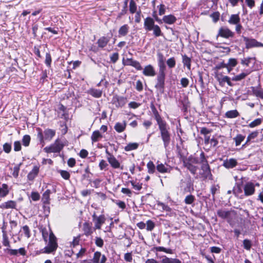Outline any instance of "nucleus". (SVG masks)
<instances>
[{
  "label": "nucleus",
  "mask_w": 263,
  "mask_h": 263,
  "mask_svg": "<svg viewBox=\"0 0 263 263\" xmlns=\"http://www.w3.org/2000/svg\"><path fill=\"white\" fill-rule=\"evenodd\" d=\"M185 183V187L184 189L185 192H191L194 191L193 183L191 180V178L189 177Z\"/></svg>",
  "instance_id": "nucleus-31"
},
{
  "label": "nucleus",
  "mask_w": 263,
  "mask_h": 263,
  "mask_svg": "<svg viewBox=\"0 0 263 263\" xmlns=\"http://www.w3.org/2000/svg\"><path fill=\"white\" fill-rule=\"evenodd\" d=\"M159 67L158 74H165L166 66L165 63H158Z\"/></svg>",
  "instance_id": "nucleus-47"
},
{
  "label": "nucleus",
  "mask_w": 263,
  "mask_h": 263,
  "mask_svg": "<svg viewBox=\"0 0 263 263\" xmlns=\"http://www.w3.org/2000/svg\"><path fill=\"white\" fill-rule=\"evenodd\" d=\"M237 161L234 158H230L224 160L222 165L226 168H232L237 165Z\"/></svg>",
  "instance_id": "nucleus-18"
},
{
  "label": "nucleus",
  "mask_w": 263,
  "mask_h": 263,
  "mask_svg": "<svg viewBox=\"0 0 263 263\" xmlns=\"http://www.w3.org/2000/svg\"><path fill=\"white\" fill-rule=\"evenodd\" d=\"M16 202L13 200H9L0 204V208L3 209H15Z\"/></svg>",
  "instance_id": "nucleus-21"
},
{
  "label": "nucleus",
  "mask_w": 263,
  "mask_h": 263,
  "mask_svg": "<svg viewBox=\"0 0 263 263\" xmlns=\"http://www.w3.org/2000/svg\"><path fill=\"white\" fill-rule=\"evenodd\" d=\"M255 58L252 57H247L243 59H241V64L242 65H245L246 66H249L252 60H255Z\"/></svg>",
  "instance_id": "nucleus-42"
},
{
  "label": "nucleus",
  "mask_w": 263,
  "mask_h": 263,
  "mask_svg": "<svg viewBox=\"0 0 263 263\" xmlns=\"http://www.w3.org/2000/svg\"><path fill=\"white\" fill-rule=\"evenodd\" d=\"M37 131V138L42 146L45 145V140L50 141L55 135V131L51 129H46L43 133L42 129L39 128Z\"/></svg>",
  "instance_id": "nucleus-4"
},
{
  "label": "nucleus",
  "mask_w": 263,
  "mask_h": 263,
  "mask_svg": "<svg viewBox=\"0 0 263 263\" xmlns=\"http://www.w3.org/2000/svg\"><path fill=\"white\" fill-rule=\"evenodd\" d=\"M147 167L149 174H153L156 169V166L152 161H149L147 163Z\"/></svg>",
  "instance_id": "nucleus-40"
},
{
  "label": "nucleus",
  "mask_w": 263,
  "mask_h": 263,
  "mask_svg": "<svg viewBox=\"0 0 263 263\" xmlns=\"http://www.w3.org/2000/svg\"><path fill=\"white\" fill-rule=\"evenodd\" d=\"M23 232L26 237L29 238L30 237V229L27 226H24L22 228Z\"/></svg>",
  "instance_id": "nucleus-60"
},
{
  "label": "nucleus",
  "mask_w": 263,
  "mask_h": 263,
  "mask_svg": "<svg viewBox=\"0 0 263 263\" xmlns=\"http://www.w3.org/2000/svg\"><path fill=\"white\" fill-rule=\"evenodd\" d=\"M59 173L60 174L62 177L65 179L68 180L70 178V174L66 171L64 170H60L59 171Z\"/></svg>",
  "instance_id": "nucleus-53"
},
{
  "label": "nucleus",
  "mask_w": 263,
  "mask_h": 263,
  "mask_svg": "<svg viewBox=\"0 0 263 263\" xmlns=\"http://www.w3.org/2000/svg\"><path fill=\"white\" fill-rule=\"evenodd\" d=\"M227 64V70L230 72L238 64L237 60L235 58H230Z\"/></svg>",
  "instance_id": "nucleus-23"
},
{
  "label": "nucleus",
  "mask_w": 263,
  "mask_h": 263,
  "mask_svg": "<svg viewBox=\"0 0 263 263\" xmlns=\"http://www.w3.org/2000/svg\"><path fill=\"white\" fill-rule=\"evenodd\" d=\"M199 163L201 164V172L200 173L201 177L203 180L210 179L212 176L211 168L203 152H201L200 154Z\"/></svg>",
  "instance_id": "nucleus-2"
},
{
  "label": "nucleus",
  "mask_w": 263,
  "mask_h": 263,
  "mask_svg": "<svg viewBox=\"0 0 263 263\" xmlns=\"http://www.w3.org/2000/svg\"><path fill=\"white\" fill-rule=\"evenodd\" d=\"M251 89L253 95L256 97L263 99V89L258 87H251Z\"/></svg>",
  "instance_id": "nucleus-24"
},
{
  "label": "nucleus",
  "mask_w": 263,
  "mask_h": 263,
  "mask_svg": "<svg viewBox=\"0 0 263 263\" xmlns=\"http://www.w3.org/2000/svg\"><path fill=\"white\" fill-rule=\"evenodd\" d=\"M125 128V123L124 122H118L115 125V129L118 133L122 132L124 130Z\"/></svg>",
  "instance_id": "nucleus-39"
},
{
  "label": "nucleus",
  "mask_w": 263,
  "mask_h": 263,
  "mask_svg": "<svg viewBox=\"0 0 263 263\" xmlns=\"http://www.w3.org/2000/svg\"><path fill=\"white\" fill-rule=\"evenodd\" d=\"M239 113L236 109L231 110L227 111L224 117L229 119L235 118L239 116Z\"/></svg>",
  "instance_id": "nucleus-25"
},
{
  "label": "nucleus",
  "mask_w": 263,
  "mask_h": 263,
  "mask_svg": "<svg viewBox=\"0 0 263 263\" xmlns=\"http://www.w3.org/2000/svg\"><path fill=\"white\" fill-rule=\"evenodd\" d=\"M109 42V39H107L106 37L103 36L99 39L98 40L97 43L98 44V46L103 48L107 44L108 42Z\"/></svg>",
  "instance_id": "nucleus-36"
},
{
  "label": "nucleus",
  "mask_w": 263,
  "mask_h": 263,
  "mask_svg": "<svg viewBox=\"0 0 263 263\" xmlns=\"http://www.w3.org/2000/svg\"><path fill=\"white\" fill-rule=\"evenodd\" d=\"M156 170L158 172L162 174L170 173L171 171L173 170V167L167 164L166 163H159V162H158L156 166Z\"/></svg>",
  "instance_id": "nucleus-14"
},
{
  "label": "nucleus",
  "mask_w": 263,
  "mask_h": 263,
  "mask_svg": "<svg viewBox=\"0 0 263 263\" xmlns=\"http://www.w3.org/2000/svg\"><path fill=\"white\" fill-rule=\"evenodd\" d=\"M152 30H153V34L155 35V36L158 37L162 35L160 28L157 25H155L154 26Z\"/></svg>",
  "instance_id": "nucleus-49"
},
{
  "label": "nucleus",
  "mask_w": 263,
  "mask_h": 263,
  "mask_svg": "<svg viewBox=\"0 0 263 263\" xmlns=\"http://www.w3.org/2000/svg\"><path fill=\"white\" fill-rule=\"evenodd\" d=\"M151 108L154 116L155 119L157 121L158 126L166 123V122L162 119L154 104L151 105Z\"/></svg>",
  "instance_id": "nucleus-16"
},
{
  "label": "nucleus",
  "mask_w": 263,
  "mask_h": 263,
  "mask_svg": "<svg viewBox=\"0 0 263 263\" xmlns=\"http://www.w3.org/2000/svg\"><path fill=\"white\" fill-rule=\"evenodd\" d=\"M86 252V249L84 248H81L80 250L78 253L76 254V256L77 258H82L85 254Z\"/></svg>",
  "instance_id": "nucleus-56"
},
{
  "label": "nucleus",
  "mask_w": 263,
  "mask_h": 263,
  "mask_svg": "<svg viewBox=\"0 0 263 263\" xmlns=\"http://www.w3.org/2000/svg\"><path fill=\"white\" fill-rule=\"evenodd\" d=\"M166 64L170 68H173L175 67L176 60L174 57L168 59L166 61Z\"/></svg>",
  "instance_id": "nucleus-48"
},
{
  "label": "nucleus",
  "mask_w": 263,
  "mask_h": 263,
  "mask_svg": "<svg viewBox=\"0 0 263 263\" xmlns=\"http://www.w3.org/2000/svg\"><path fill=\"white\" fill-rule=\"evenodd\" d=\"M262 122V119L261 118H257L254 120L253 121L251 122L249 124V127L250 128H254L256 126H257L259 125Z\"/></svg>",
  "instance_id": "nucleus-46"
},
{
  "label": "nucleus",
  "mask_w": 263,
  "mask_h": 263,
  "mask_svg": "<svg viewBox=\"0 0 263 263\" xmlns=\"http://www.w3.org/2000/svg\"><path fill=\"white\" fill-rule=\"evenodd\" d=\"M63 147V143L59 139H57L53 144L49 146L45 147L44 151L47 153H59Z\"/></svg>",
  "instance_id": "nucleus-8"
},
{
  "label": "nucleus",
  "mask_w": 263,
  "mask_h": 263,
  "mask_svg": "<svg viewBox=\"0 0 263 263\" xmlns=\"http://www.w3.org/2000/svg\"><path fill=\"white\" fill-rule=\"evenodd\" d=\"M195 200V197L190 194L185 197L184 201L186 204H191L194 202Z\"/></svg>",
  "instance_id": "nucleus-43"
},
{
  "label": "nucleus",
  "mask_w": 263,
  "mask_h": 263,
  "mask_svg": "<svg viewBox=\"0 0 263 263\" xmlns=\"http://www.w3.org/2000/svg\"><path fill=\"white\" fill-rule=\"evenodd\" d=\"M102 137V135L98 130H96L92 133L91 137L92 142H96Z\"/></svg>",
  "instance_id": "nucleus-35"
},
{
  "label": "nucleus",
  "mask_w": 263,
  "mask_h": 263,
  "mask_svg": "<svg viewBox=\"0 0 263 263\" xmlns=\"http://www.w3.org/2000/svg\"><path fill=\"white\" fill-rule=\"evenodd\" d=\"M182 57V63L184 66H186L188 70H191V59L186 55L184 54Z\"/></svg>",
  "instance_id": "nucleus-34"
},
{
  "label": "nucleus",
  "mask_w": 263,
  "mask_h": 263,
  "mask_svg": "<svg viewBox=\"0 0 263 263\" xmlns=\"http://www.w3.org/2000/svg\"><path fill=\"white\" fill-rule=\"evenodd\" d=\"M223 68H226L227 69V64L223 61L217 64L215 66V69L218 70Z\"/></svg>",
  "instance_id": "nucleus-62"
},
{
  "label": "nucleus",
  "mask_w": 263,
  "mask_h": 263,
  "mask_svg": "<svg viewBox=\"0 0 263 263\" xmlns=\"http://www.w3.org/2000/svg\"><path fill=\"white\" fill-rule=\"evenodd\" d=\"M51 60L50 54L49 53H46L45 63L48 67L50 66Z\"/></svg>",
  "instance_id": "nucleus-58"
},
{
  "label": "nucleus",
  "mask_w": 263,
  "mask_h": 263,
  "mask_svg": "<svg viewBox=\"0 0 263 263\" xmlns=\"http://www.w3.org/2000/svg\"><path fill=\"white\" fill-rule=\"evenodd\" d=\"M112 102L117 107L123 106L126 102V100L124 97L115 96L113 97Z\"/></svg>",
  "instance_id": "nucleus-17"
},
{
  "label": "nucleus",
  "mask_w": 263,
  "mask_h": 263,
  "mask_svg": "<svg viewBox=\"0 0 263 263\" xmlns=\"http://www.w3.org/2000/svg\"><path fill=\"white\" fill-rule=\"evenodd\" d=\"M161 137L163 141L164 147L166 148L171 142V134L167 127L166 123L159 126Z\"/></svg>",
  "instance_id": "nucleus-5"
},
{
  "label": "nucleus",
  "mask_w": 263,
  "mask_h": 263,
  "mask_svg": "<svg viewBox=\"0 0 263 263\" xmlns=\"http://www.w3.org/2000/svg\"><path fill=\"white\" fill-rule=\"evenodd\" d=\"M101 257V253L100 252H96L92 258V259L91 260L92 263H99L100 259Z\"/></svg>",
  "instance_id": "nucleus-44"
},
{
  "label": "nucleus",
  "mask_w": 263,
  "mask_h": 263,
  "mask_svg": "<svg viewBox=\"0 0 263 263\" xmlns=\"http://www.w3.org/2000/svg\"><path fill=\"white\" fill-rule=\"evenodd\" d=\"M200 159L193 156H190L187 159L183 160V165L186 167L191 174L195 175L198 169L196 164L199 163Z\"/></svg>",
  "instance_id": "nucleus-3"
},
{
  "label": "nucleus",
  "mask_w": 263,
  "mask_h": 263,
  "mask_svg": "<svg viewBox=\"0 0 263 263\" xmlns=\"http://www.w3.org/2000/svg\"><path fill=\"white\" fill-rule=\"evenodd\" d=\"M154 20L149 17L146 18L144 20V28L147 31H152L155 26Z\"/></svg>",
  "instance_id": "nucleus-20"
},
{
  "label": "nucleus",
  "mask_w": 263,
  "mask_h": 263,
  "mask_svg": "<svg viewBox=\"0 0 263 263\" xmlns=\"http://www.w3.org/2000/svg\"><path fill=\"white\" fill-rule=\"evenodd\" d=\"M95 243L98 247H102L104 245V241L101 238L97 237L95 239Z\"/></svg>",
  "instance_id": "nucleus-61"
},
{
  "label": "nucleus",
  "mask_w": 263,
  "mask_h": 263,
  "mask_svg": "<svg viewBox=\"0 0 263 263\" xmlns=\"http://www.w3.org/2000/svg\"><path fill=\"white\" fill-rule=\"evenodd\" d=\"M244 194L246 196H250L255 193V184L251 181L247 182L243 186Z\"/></svg>",
  "instance_id": "nucleus-11"
},
{
  "label": "nucleus",
  "mask_w": 263,
  "mask_h": 263,
  "mask_svg": "<svg viewBox=\"0 0 263 263\" xmlns=\"http://www.w3.org/2000/svg\"><path fill=\"white\" fill-rule=\"evenodd\" d=\"M2 229L3 232V244L4 246L8 247L4 250V251L11 256H17L18 254L21 255L25 256L27 252L24 248H21L19 249H12L10 248V242L4 227Z\"/></svg>",
  "instance_id": "nucleus-1"
},
{
  "label": "nucleus",
  "mask_w": 263,
  "mask_h": 263,
  "mask_svg": "<svg viewBox=\"0 0 263 263\" xmlns=\"http://www.w3.org/2000/svg\"><path fill=\"white\" fill-rule=\"evenodd\" d=\"M180 84L183 88H186L189 84V80L186 78H182L180 80Z\"/></svg>",
  "instance_id": "nucleus-55"
},
{
  "label": "nucleus",
  "mask_w": 263,
  "mask_h": 263,
  "mask_svg": "<svg viewBox=\"0 0 263 263\" xmlns=\"http://www.w3.org/2000/svg\"><path fill=\"white\" fill-rule=\"evenodd\" d=\"M219 16L220 13L218 12H213L210 15L214 22H217L219 20Z\"/></svg>",
  "instance_id": "nucleus-59"
},
{
  "label": "nucleus",
  "mask_w": 263,
  "mask_h": 263,
  "mask_svg": "<svg viewBox=\"0 0 263 263\" xmlns=\"http://www.w3.org/2000/svg\"><path fill=\"white\" fill-rule=\"evenodd\" d=\"M50 193V190H47L43 194L42 200L44 203H49Z\"/></svg>",
  "instance_id": "nucleus-37"
},
{
  "label": "nucleus",
  "mask_w": 263,
  "mask_h": 263,
  "mask_svg": "<svg viewBox=\"0 0 263 263\" xmlns=\"http://www.w3.org/2000/svg\"><path fill=\"white\" fill-rule=\"evenodd\" d=\"M93 221L95 222L94 230L101 229L102 225L104 223L106 218L103 215L97 216L95 214L92 216Z\"/></svg>",
  "instance_id": "nucleus-12"
},
{
  "label": "nucleus",
  "mask_w": 263,
  "mask_h": 263,
  "mask_svg": "<svg viewBox=\"0 0 263 263\" xmlns=\"http://www.w3.org/2000/svg\"><path fill=\"white\" fill-rule=\"evenodd\" d=\"M234 32L226 27H222L218 30L217 37L220 36L226 39L233 37L234 36Z\"/></svg>",
  "instance_id": "nucleus-10"
},
{
  "label": "nucleus",
  "mask_w": 263,
  "mask_h": 263,
  "mask_svg": "<svg viewBox=\"0 0 263 263\" xmlns=\"http://www.w3.org/2000/svg\"><path fill=\"white\" fill-rule=\"evenodd\" d=\"M9 193V190L7 184L4 183L0 186V197H6Z\"/></svg>",
  "instance_id": "nucleus-29"
},
{
  "label": "nucleus",
  "mask_w": 263,
  "mask_h": 263,
  "mask_svg": "<svg viewBox=\"0 0 263 263\" xmlns=\"http://www.w3.org/2000/svg\"><path fill=\"white\" fill-rule=\"evenodd\" d=\"M3 149L6 153H9L11 150V145L8 143H6L3 145Z\"/></svg>",
  "instance_id": "nucleus-63"
},
{
  "label": "nucleus",
  "mask_w": 263,
  "mask_h": 263,
  "mask_svg": "<svg viewBox=\"0 0 263 263\" xmlns=\"http://www.w3.org/2000/svg\"><path fill=\"white\" fill-rule=\"evenodd\" d=\"M159 258L161 259V262L162 263H171L172 258H168L166 256H162L159 257Z\"/></svg>",
  "instance_id": "nucleus-64"
},
{
  "label": "nucleus",
  "mask_w": 263,
  "mask_h": 263,
  "mask_svg": "<svg viewBox=\"0 0 263 263\" xmlns=\"http://www.w3.org/2000/svg\"><path fill=\"white\" fill-rule=\"evenodd\" d=\"M146 230L151 231L155 228V224L154 222L151 220H148L146 221Z\"/></svg>",
  "instance_id": "nucleus-50"
},
{
  "label": "nucleus",
  "mask_w": 263,
  "mask_h": 263,
  "mask_svg": "<svg viewBox=\"0 0 263 263\" xmlns=\"http://www.w3.org/2000/svg\"><path fill=\"white\" fill-rule=\"evenodd\" d=\"M108 161L114 168H118L120 167V163L113 156L109 155V157H108Z\"/></svg>",
  "instance_id": "nucleus-30"
},
{
  "label": "nucleus",
  "mask_w": 263,
  "mask_h": 263,
  "mask_svg": "<svg viewBox=\"0 0 263 263\" xmlns=\"http://www.w3.org/2000/svg\"><path fill=\"white\" fill-rule=\"evenodd\" d=\"M128 27L127 25H125L122 26L119 30V33L121 35H125L128 31Z\"/></svg>",
  "instance_id": "nucleus-52"
},
{
  "label": "nucleus",
  "mask_w": 263,
  "mask_h": 263,
  "mask_svg": "<svg viewBox=\"0 0 263 263\" xmlns=\"http://www.w3.org/2000/svg\"><path fill=\"white\" fill-rule=\"evenodd\" d=\"M21 164L15 165L13 169L12 175L14 177L17 178L18 176V173L20 171V166Z\"/></svg>",
  "instance_id": "nucleus-54"
},
{
  "label": "nucleus",
  "mask_w": 263,
  "mask_h": 263,
  "mask_svg": "<svg viewBox=\"0 0 263 263\" xmlns=\"http://www.w3.org/2000/svg\"><path fill=\"white\" fill-rule=\"evenodd\" d=\"M217 214L219 217L224 219L228 218L230 216L231 212L228 210L219 209L217 210Z\"/></svg>",
  "instance_id": "nucleus-26"
},
{
  "label": "nucleus",
  "mask_w": 263,
  "mask_h": 263,
  "mask_svg": "<svg viewBox=\"0 0 263 263\" xmlns=\"http://www.w3.org/2000/svg\"><path fill=\"white\" fill-rule=\"evenodd\" d=\"M30 137L29 135H25L22 139L23 144L25 146H28L29 145L30 142Z\"/></svg>",
  "instance_id": "nucleus-51"
},
{
  "label": "nucleus",
  "mask_w": 263,
  "mask_h": 263,
  "mask_svg": "<svg viewBox=\"0 0 263 263\" xmlns=\"http://www.w3.org/2000/svg\"><path fill=\"white\" fill-rule=\"evenodd\" d=\"M58 247L57 238L53 233L51 231L49 236V242L47 246L44 248V252L50 253L56 250Z\"/></svg>",
  "instance_id": "nucleus-6"
},
{
  "label": "nucleus",
  "mask_w": 263,
  "mask_h": 263,
  "mask_svg": "<svg viewBox=\"0 0 263 263\" xmlns=\"http://www.w3.org/2000/svg\"><path fill=\"white\" fill-rule=\"evenodd\" d=\"M162 20L166 24H172L176 22V18L173 15L170 14L164 16Z\"/></svg>",
  "instance_id": "nucleus-32"
},
{
  "label": "nucleus",
  "mask_w": 263,
  "mask_h": 263,
  "mask_svg": "<svg viewBox=\"0 0 263 263\" xmlns=\"http://www.w3.org/2000/svg\"><path fill=\"white\" fill-rule=\"evenodd\" d=\"M219 186L218 185H213L211 187V192L212 194L213 199L215 197V194L219 190Z\"/></svg>",
  "instance_id": "nucleus-57"
},
{
  "label": "nucleus",
  "mask_w": 263,
  "mask_h": 263,
  "mask_svg": "<svg viewBox=\"0 0 263 263\" xmlns=\"http://www.w3.org/2000/svg\"><path fill=\"white\" fill-rule=\"evenodd\" d=\"M228 23L231 25H236L240 23V18L239 14H232L228 20Z\"/></svg>",
  "instance_id": "nucleus-27"
},
{
  "label": "nucleus",
  "mask_w": 263,
  "mask_h": 263,
  "mask_svg": "<svg viewBox=\"0 0 263 263\" xmlns=\"http://www.w3.org/2000/svg\"><path fill=\"white\" fill-rule=\"evenodd\" d=\"M232 191L233 194L236 196H239L240 194L242 193L241 185L236 183V185L234 186Z\"/></svg>",
  "instance_id": "nucleus-38"
},
{
  "label": "nucleus",
  "mask_w": 263,
  "mask_h": 263,
  "mask_svg": "<svg viewBox=\"0 0 263 263\" xmlns=\"http://www.w3.org/2000/svg\"><path fill=\"white\" fill-rule=\"evenodd\" d=\"M88 93L95 98H100L101 97L102 91L100 89L91 88L88 90Z\"/></svg>",
  "instance_id": "nucleus-33"
},
{
  "label": "nucleus",
  "mask_w": 263,
  "mask_h": 263,
  "mask_svg": "<svg viewBox=\"0 0 263 263\" xmlns=\"http://www.w3.org/2000/svg\"><path fill=\"white\" fill-rule=\"evenodd\" d=\"M165 76L166 74H158L156 77L155 88L159 93L162 94L164 92Z\"/></svg>",
  "instance_id": "nucleus-7"
},
{
  "label": "nucleus",
  "mask_w": 263,
  "mask_h": 263,
  "mask_svg": "<svg viewBox=\"0 0 263 263\" xmlns=\"http://www.w3.org/2000/svg\"><path fill=\"white\" fill-rule=\"evenodd\" d=\"M252 71L250 69H246L243 72L236 76H234L232 78V80L234 81H240L246 78L247 76L250 74Z\"/></svg>",
  "instance_id": "nucleus-19"
},
{
  "label": "nucleus",
  "mask_w": 263,
  "mask_h": 263,
  "mask_svg": "<svg viewBox=\"0 0 263 263\" xmlns=\"http://www.w3.org/2000/svg\"><path fill=\"white\" fill-rule=\"evenodd\" d=\"M252 245V242L250 240L245 239L243 240V247L245 249L248 251L250 250Z\"/></svg>",
  "instance_id": "nucleus-45"
},
{
  "label": "nucleus",
  "mask_w": 263,
  "mask_h": 263,
  "mask_svg": "<svg viewBox=\"0 0 263 263\" xmlns=\"http://www.w3.org/2000/svg\"><path fill=\"white\" fill-rule=\"evenodd\" d=\"M84 233L86 236L90 235L93 233L91 225L88 222H85L83 226Z\"/></svg>",
  "instance_id": "nucleus-28"
},
{
  "label": "nucleus",
  "mask_w": 263,
  "mask_h": 263,
  "mask_svg": "<svg viewBox=\"0 0 263 263\" xmlns=\"http://www.w3.org/2000/svg\"><path fill=\"white\" fill-rule=\"evenodd\" d=\"M39 173V167L37 165L34 166L32 170L28 173L27 178L30 181H32L37 176Z\"/></svg>",
  "instance_id": "nucleus-22"
},
{
  "label": "nucleus",
  "mask_w": 263,
  "mask_h": 263,
  "mask_svg": "<svg viewBox=\"0 0 263 263\" xmlns=\"http://www.w3.org/2000/svg\"><path fill=\"white\" fill-rule=\"evenodd\" d=\"M242 37L243 41L245 42L246 48L247 49H250L254 47H263V44L258 42L254 39H250L245 36H242Z\"/></svg>",
  "instance_id": "nucleus-9"
},
{
  "label": "nucleus",
  "mask_w": 263,
  "mask_h": 263,
  "mask_svg": "<svg viewBox=\"0 0 263 263\" xmlns=\"http://www.w3.org/2000/svg\"><path fill=\"white\" fill-rule=\"evenodd\" d=\"M216 78L220 86H223L226 83L230 86H233L234 84L231 81V78L227 76H223L221 74L220 76H217Z\"/></svg>",
  "instance_id": "nucleus-15"
},
{
  "label": "nucleus",
  "mask_w": 263,
  "mask_h": 263,
  "mask_svg": "<svg viewBox=\"0 0 263 263\" xmlns=\"http://www.w3.org/2000/svg\"><path fill=\"white\" fill-rule=\"evenodd\" d=\"M245 138V136L241 134H238L236 136V137L234 138L233 140L235 142L236 146L239 145L241 144V142L244 140Z\"/></svg>",
  "instance_id": "nucleus-41"
},
{
  "label": "nucleus",
  "mask_w": 263,
  "mask_h": 263,
  "mask_svg": "<svg viewBox=\"0 0 263 263\" xmlns=\"http://www.w3.org/2000/svg\"><path fill=\"white\" fill-rule=\"evenodd\" d=\"M142 73L146 77H154L156 76L157 72L155 67L152 65L149 64L143 69Z\"/></svg>",
  "instance_id": "nucleus-13"
}]
</instances>
